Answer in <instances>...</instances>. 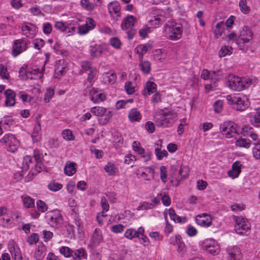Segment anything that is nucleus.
<instances>
[{"label":"nucleus","mask_w":260,"mask_h":260,"mask_svg":"<svg viewBox=\"0 0 260 260\" xmlns=\"http://www.w3.org/2000/svg\"><path fill=\"white\" fill-rule=\"evenodd\" d=\"M227 85L232 90L240 91L248 87L251 83L250 79L241 78L235 75L230 74L226 78Z\"/></svg>","instance_id":"1"},{"label":"nucleus","mask_w":260,"mask_h":260,"mask_svg":"<svg viewBox=\"0 0 260 260\" xmlns=\"http://www.w3.org/2000/svg\"><path fill=\"white\" fill-rule=\"evenodd\" d=\"M177 114L174 111L161 112L155 115L154 121L157 127H169L177 120Z\"/></svg>","instance_id":"2"},{"label":"nucleus","mask_w":260,"mask_h":260,"mask_svg":"<svg viewBox=\"0 0 260 260\" xmlns=\"http://www.w3.org/2000/svg\"><path fill=\"white\" fill-rule=\"evenodd\" d=\"M226 100L228 104L232 105L234 109L241 111L247 109L249 105L248 99L245 95L232 96L228 95L226 96Z\"/></svg>","instance_id":"3"},{"label":"nucleus","mask_w":260,"mask_h":260,"mask_svg":"<svg viewBox=\"0 0 260 260\" xmlns=\"http://www.w3.org/2000/svg\"><path fill=\"white\" fill-rule=\"evenodd\" d=\"M0 143L4 144L8 151L11 152H15L19 147L20 143L19 140L13 134L9 133L0 140Z\"/></svg>","instance_id":"4"},{"label":"nucleus","mask_w":260,"mask_h":260,"mask_svg":"<svg viewBox=\"0 0 260 260\" xmlns=\"http://www.w3.org/2000/svg\"><path fill=\"white\" fill-rule=\"evenodd\" d=\"M45 217L48 223L52 228H57L60 226L63 222L60 211L57 209L47 212Z\"/></svg>","instance_id":"5"},{"label":"nucleus","mask_w":260,"mask_h":260,"mask_svg":"<svg viewBox=\"0 0 260 260\" xmlns=\"http://www.w3.org/2000/svg\"><path fill=\"white\" fill-rule=\"evenodd\" d=\"M164 34L168 39L177 41L181 38L182 31L180 26L166 24L164 27Z\"/></svg>","instance_id":"6"},{"label":"nucleus","mask_w":260,"mask_h":260,"mask_svg":"<svg viewBox=\"0 0 260 260\" xmlns=\"http://www.w3.org/2000/svg\"><path fill=\"white\" fill-rule=\"evenodd\" d=\"M233 218L235 221V232L239 234H247L250 230L251 225L246 218L242 217L234 216Z\"/></svg>","instance_id":"7"},{"label":"nucleus","mask_w":260,"mask_h":260,"mask_svg":"<svg viewBox=\"0 0 260 260\" xmlns=\"http://www.w3.org/2000/svg\"><path fill=\"white\" fill-rule=\"evenodd\" d=\"M108 46L105 43L98 44L94 42H91L88 48L90 56L92 58H99L102 56V54L107 51Z\"/></svg>","instance_id":"8"},{"label":"nucleus","mask_w":260,"mask_h":260,"mask_svg":"<svg viewBox=\"0 0 260 260\" xmlns=\"http://www.w3.org/2000/svg\"><path fill=\"white\" fill-rule=\"evenodd\" d=\"M201 248L212 255H217L220 252V247L217 242L213 239H206L201 244Z\"/></svg>","instance_id":"9"},{"label":"nucleus","mask_w":260,"mask_h":260,"mask_svg":"<svg viewBox=\"0 0 260 260\" xmlns=\"http://www.w3.org/2000/svg\"><path fill=\"white\" fill-rule=\"evenodd\" d=\"M220 131L226 138H231L237 133L236 124L232 121H224L220 125Z\"/></svg>","instance_id":"10"},{"label":"nucleus","mask_w":260,"mask_h":260,"mask_svg":"<svg viewBox=\"0 0 260 260\" xmlns=\"http://www.w3.org/2000/svg\"><path fill=\"white\" fill-rule=\"evenodd\" d=\"M27 49V43L23 39H17L14 41L12 45V55L14 57L26 51Z\"/></svg>","instance_id":"11"},{"label":"nucleus","mask_w":260,"mask_h":260,"mask_svg":"<svg viewBox=\"0 0 260 260\" xmlns=\"http://www.w3.org/2000/svg\"><path fill=\"white\" fill-rule=\"evenodd\" d=\"M22 34L30 39L34 38L37 34L38 28L34 24L24 22L21 25Z\"/></svg>","instance_id":"12"},{"label":"nucleus","mask_w":260,"mask_h":260,"mask_svg":"<svg viewBox=\"0 0 260 260\" xmlns=\"http://www.w3.org/2000/svg\"><path fill=\"white\" fill-rule=\"evenodd\" d=\"M95 26V21L91 18H87L85 24L78 26L77 33L80 36L85 35L90 30L93 29Z\"/></svg>","instance_id":"13"},{"label":"nucleus","mask_w":260,"mask_h":260,"mask_svg":"<svg viewBox=\"0 0 260 260\" xmlns=\"http://www.w3.org/2000/svg\"><path fill=\"white\" fill-rule=\"evenodd\" d=\"M252 35V32L250 29L247 26H244L240 31V34L237 42V44L241 47V44L248 43L251 40Z\"/></svg>","instance_id":"14"},{"label":"nucleus","mask_w":260,"mask_h":260,"mask_svg":"<svg viewBox=\"0 0 260 260\" xmlns=\"http://www.w3.org/2000/svg\"><path fill=\"white\" fill-rule=\"evenodd\" d=\"M211 216L206 213L197 215L195 217L196 223L204 228H209L212 225Z\"/></svg>","instance_id":"15"},{"label":"nucleus","mask_w":260,"mask_h":260,"mask_svg":"<svg viewBox=\"0 0 260 260\" xmlns=\"http://www.w3.org/2000/svg\"><path fill=\"white\" fill-rule=\"evenodd\" d=\"M223 75V72L221 70L212 71L211 74V83L207 84L205 86L207 91H213L215 90L217 86L216 81L220 79Z\"/></svg>","instance_id":"16"},{"label":"nucleus","mask_w":260,"mask_h":260,"mask_svg":"<svg viewBox=\"0 0 260 260\" xmlns=\"http://www.w3.org/2000/svg\"><path fill=\"white\" fill-rule=\"evenodd\" d=\"M137 20L136 18L131 15H128L126 17L123 19L121 28L124 31H129L133 29L135 23Z\"/></svg>","instance_id":"17"},{"label":"nucleus","mask_w":260,"mask_h":260,"mask_svg":"<svg viewBox=\"0 0 260 260\" xmlns=\"http://www.w3.org/2000/svg\"><path fill=\"white\" fill-rule=\"evenodd\" d=\"M89 97L93 103H98L105 100L106 95L101 90L93 88L89 90Z\"/></svg>","instance_id":"18"},{"label":"nucleus","mask_w":260,"mask_h":260,"mask_svg":"<svg viewBox=\"0 0 260 260\" xmlns=\"http://www.w3.org/2000/svg\"><path fill=\"white\" fill-rule=\"evenodd\" d=\"M169 242L173 245H177V251L181 253L185 251V246L180 235L172 236L169 239Z\"/></svg>","instance_id":"19"},{"label":"nucleus","mask_w":260,"mask_h":260,"mask_svg":"<svg viewBox=\"0 0 260 260\" xmlns=\"http://www.w3.org/2000/svg\"><path fill=\"white\" fill-rule=\"evenodd\" d=\"M41 117L40 115L36 117L37 121L34 128L33 132L31 134V138L34 142H39L42 138L41 126L39 118Z\"/></svg>","instance_id":"20"},{"label":"nucleus","mask_w":260,"mask_h":260,"mask_svg":"<svg viewBox=\"0 0 260 260\" xmlns=\"http://www.w3.org/2000/svg\"><path fill=\"white\" fill-rule=\"evenodd\" d=\"M145 230L142 226L139 227L137 230L129 228L126 230L124 233V237L129 240H133L134 238H137L139 235L144 233Z\"/></svg>","instance_id":"21"},{"label":"nucleus","mask_w":260,"mask_h":260,"mask_svg":"<svg viewBox=\"0 0 260 260\" xmlns=\"http://www.w3.org/2000/svg\"><path fill=\"white\" fill-rule=\"evenodd\" d=\"M6 98L5 104L7 107H11L15 105L16 103V93L11 89H7L4 92Z\"/></svg>","instance_id":"22"},{"label":"nucleus","mask_w":260,"mask_h":260,"mask_svg":"<svg viewBox=\"0 0 260 260\" xmlns=\"http://www.w3.org/2000/svg\"><path fill=\"white\" fill-rule=\"evenodd\" d=\"M229 254L228 260H241L240 249L237 246L230 247L227 249Z\"/></svg>","instance_id":"23"},{"label":"nucleus","mask_w":260,"mask_h":260,"mask_svg":"<svg viewBox=\"0 0 260 260\" xmlns=\"http://www.w3.org/2000/svg\"><path fill=\"white\" fill-rule=\"evenodd\" d=\"M242 165L239 161L235 162L233 165L232 169L228 172L229 176L232 179L237 178L241 173V167Z\"/></svg>","instance_id":"24"},{"label":"nucleus","mask_w":260,"mask_h":260,"mask_svg":"<svg viewBox=\"0 0 260 260\" xmlns=\"http://www.w3.org/2000/svg\"><path fill=\"white\" fill-rule=\"evenodd\" d=\"M120 6L117 2H113L108 5V11L111 16L116 15V17H120Z\"/></svg>","instance_id":"25"},{"label":"nucleus","mask_w":260,"mask_h":260,"mask_svg":"<svg viewBox=\"0 0 260 260\" xmlns=\"http://www.w3.org/2000/svg\"><path fill=\"white\" fill-rule=\"evenodd\" d=\"M9 250L12 257L15 260H22V257L20 248L14 243L9 245Z\"/></svg>","instance_id":"26"},{"label":"nucleus","mask_w":260,"mask_h":260,"mask_svg":"<svg viewBox=\"0 0 260 260\" xmlns=\"http://www.w3.org/2000/svg\"><path fill=\"white\" fill-rule=\"evenodd\" d=\"M35 167L37 169H38L37 164L33 161V159L30 155H26L23 157L22 161V169L23 171H26L30 168H33Z\"/></svg>","instance_id":"27"},{"label":"nucleus","mask_w":260,"mask_h":260,"mask_svg":"<svg viewBox=\"0 0 260 260\" xmlns=\"http://www.w3.org/2000/svg\"><path fill=\"white\" fill-rule=\"evenodd\" d=\"M142 117L141 113L136 108L131 109L128 112V118L131 122H140Z\"/></svg>","instance_id":"28"},{"label":"nucleus","mask_w":260,"mask_h":260,"mask_svg":"<svg viewBox=\"0 0 260 260\" xmlns=\"http://www.w3.org/2000/svg\"><path fill=\"white\" fill-rule=\"evenodd\" d=\"M116 80V75L114 72H107L102 76V82L104 84H112Z\"/></svg>","instance_id":"29"},{"label":"nucleus","mask_w":260,"mask_h":260,"mask_svg":"<svg viewBox=\"0 0 260 260\" xmlns=\"http://www.w3.org/2000/svg\"><path fill=\"white\" fill-rule=\"evenodd\" d=\"M46 248L43 244H40L35 249L34 257L36 260H42L45 256Z\"/></svg>","instance_id":"30"},{"label":"nucleus","mask_w":260,"mask_h":260,"mask_svg":"<svg viewBox=\"0 0 260 260\" xmlns=\"http://www.w3.org/2000/svg\"><path fill=\"white\" fill-rule=\"evenodd\" d=\"M156 91V84L153 82L148 81L144 90L142 91V94L145 96H148Z\"/></svg>","instance_id":"31"},{"label":"nucleus","mask_w":260,"mask_h":260,"mask_svg":"<svg viewBox=\"0 0 260 260\" xmlns=\"http://www.w3.org/2000/svg\"><path fill=\"white\" fill-rule=\"evenodd\" d=\"M76 163L70 161H67L64 168V173L69 176H71L76 172Z\"/></svg>","instance_id":"32"},{"label":"nucleus","mask_w":260,"mask_h":260,"mask_svg":"<svg viewBox=\"0 0 260 260\" xmlns=\"http://www.w3.org/2000/svg\"><path fill=\"white\" fill-rule=\"evenodd\" d=\"M72 260H84L86 259L85 251L83 248H80L73 251L72 256Z\"/></svg>","instance_id":"33"},{"label":"nucleus","mask_w":260,"mask_h":260,"mask_svg":"<svg viewBox=\"0 0 260 260\" xmlns=\"http://www.w3.org/2000/svg\"><path fill=\"white\" fill-rule=\"evenodd\" d=\"M105 172L110 176L115 175L118 172V168L116 165L111 161L108 162L105 166Z\"/></svg>","instance_id":"34"},{"label":"nucleus","mask_w":260,"mask_h":260,"mask_svg":"<svg viewBox=\"0 0 260 260\" xmlns=\"http://www.w3.org/2000/svg\"><path fill=\"white\" fill-rule=\"evenodd\" d=\"M74 22L73 20L67 21L66 31H64V34L68 36L74 35L77 31L76 25Z\"/></svg>","instance_id":"35"},{"label":"nucleus","mask_w":260,"mask_h":260,"mask_svg":"<svg viewBox=\"0 0 260 260\" xmlns=\"http://www.w3.org/2000/svg\"><path fill=\"white\" fill-rule=\"evenodd\" d=\"M91 240L94 245H98L103 241L102 233L100 229H96L94 230Z\"/></svg>","instance_id":"36"},{"label":"nucleus","mask_w":260,"mask_h":260,"mask_svg":"<svg viewBox=\"0 0 260 260\" xmlns=\"http://www.w3.org/2000/svg\"><path fill=\"white\" fill-rule=\"evenodd\" d=\"M23 206L26 208H31L35 207V200L30 197L24 195L21 196Z\"/></svg>","instance_id":"37"},{"label":"nucleus","mask_w":260,"mask_h":260,"mask_svg":"<svg viewBox=\"0 0 260 260\" xmlns=\"http://www.w3.org/2000/svg\"><path fill=\"white\" fill-rule=\"evenodd\" d=\"M250 118L252 125L257 127L260 126V109H258L255 113L251 114Z\"/></svg>","instance_id":"38"},{"label":"nucleus","mask_w":260,"mask_h":260,"mask_svg":"<svg viewBox=\"0 0 260 260\" xmlns=\"http://www.w3.org/2000/svg\"><path fill=\"white\" fill-rule=\"evenodd\" d=\"M66 68V64H64L63 60H59L56 61L55 65V74L58 76L61 75L64 71Z\"/></svg>","instance_id":"39"},{"label":"nucleus","mask_w":260,"mask_h":260,"mask_svg":"<svg viewBox=\"0 0 260 260\" xmlns=\"http://www.w3.org/2000/svg\"><path fill=\"white\" fill-rule=\"evenodd\" d=\"M43 154L39 150H34V157L36 161L35 164H37V166L39 167V169H37V171L39 172H41V171L42 170V168L41 167V160Z\"/></svg>","instance_id":"40"},{"label":"nucleus","mask_w":260,"mask_h":260,"mask_svg":"<svg viewBox=\"0 0 260 260\" xmlns=\"http://www.w3.org/2000/svg\"><path fill=\"white\" fill-rule=\"evenodd\" d=\"M251 141L248 139L240 138L236 140L235 145L237 147L249 148L251 146Z\"/></svg>","instance_id":"41"},{"label":"nucleus","mask_w":260,"mask_h":260,"mask_svg":"<svg viewBox=\"0 0 260 260\" xmlns=\"http://www.w3.org/2000/svg\"><path fill=\"white\" fill-rule=\"evenodd\" d=\"M140 70L144 74H148L150 73L151 70V64L148 61H143L140 60L139 64Z\"/></svg>","instance_id":"42"},{"label":"nucleus","mask_w":260,"mask_h":260,"mask_svg":"<svg viewBox=\"0 0 260 260\" xmlns=\"http://www.w3.org/2000/svg\"><path fill=\"white\" fill-rule=\"evenodd\" d=\"M149 48V46L147 44L140 45L135 50L138 54H139V58L140 60H142L143 55L145 54Z\"/></svg>","instance_id":"43"},{"label":"nucleus","mask_w":260,"mask_h":260,"mask_svg":"<svg viewBox=\"0 0 260 260\" xmlns=\"http://www.w3.org/2000/svg\"><path fill=\"white\" fill-rule=\"evenodd\" d=\"M224 30V24L223 22L217 23L214 29V33L217 38L221 37Z\"/></svg>","instance_id":"44"},{"label":"nucleus","mask_w":260,"mask_h":260,"mask_svg":"<svg viewBox=\"0 0 260 260\" xmlns=\"http://www.w3.org/2000/svg\"><path fill=\"white\" fill-rule=\"evenodd\" d=\"M107 109L103 107L96 106L90 109V112L97 116H102L106 112Z\"/></svg>","instance_id":"45"},{"label":"nucleus","mask_w":260,"mask_h":260,"mask_svg":"<svg viewBox=\"0 0 260 260\" xmlns=\"http://www.w3.org/2000/svg\"><path fill=\"white\" fill-rule=\"evenodd\" d=\"M239 6L241 12L243 14H248L250 11V8L247 5V0H239Z\"/></svg>","instance_id":"46"},{"label":"nucleus","mask_w":260,"mask_h":260,"mask_svg":"<svg viewBox=\"0 0 260 260\" xmlns=\"http://www.w3.org/2000/svg\"><path fill=\"white\" fill-rule=\"evenodd\" d=\"M166 56V53L165 50L158 49L155 50L153 53V57L155 60L161 61L165 58Z\"/></svg>","instance_id":"47"},{"label":"nucleus","mask_w":260,"mask_h":260,"mask_svg":"<svg viewBox=\"0 0 260 260\" xmlns=\"http://www.w3.org/2000/svg\"><path fill=\"white\" fill-rule=\"evenodd\" d=\"M154 153L158 160H161L165 157H167L168 153L166 150H161L159 148H155Z\"/></svg>","instance_id":"48"},{"label":"nucleus","mask_w":260,"mask_h":260,"mask_svg":"<svg viewBox=\"0 0 260 260\" xmlns=\"http://www.w3.org/2000/svg\"><path fill=\"white\" fill-rule=\"evenodd\" d=\"M232 53V48L231 47L224 46H222L219 51V56L224 57L227 55H230Z\"/></svg>","instance_id":"49"},{"label":"nucleus","mask_w":260,"mask_h":260,"mask_svg":"<svg viewBox=\"0 0 260 260\" xmlns=\"http://www.w3.org/2000/svg\"><path fill=\"white\" fill-rule=\"evenodd\" d=\"M169 215L171 220H173L175 222H181V218L179 216L176 214V212L173 208H170L169 209Z\"/></svg>","instance_id":"50"},{"label":"nucleus","mask_w":260,"mask_h":260,"mask_svg":"<svg viewBox=\"0 0 260 260\" xmlns=\"http://www.w3.org/2000/svg\"><path fill=\"white\" fill-rule=\"evenodd\" d=\"M18 95L19 96V99L24 103L30 102L32 99V98L30 95L23 91H19L18 93Z\"/></svg>","instance_id":"51"},{"label":"nucleus","mask_w":260,"mask_h":260,"mask_svg":"<svg viewBox=\"0 0 260 260\" xmlns=\"http://www.w3.org/2000/svg\"><path fill=\"white\" fill-rule=\"evenodd\" d=\"M151 28L147 25L143 26L139 29V34L140 36L145 39L148 37V34L150 32Z\"/></svg>","instance_id":"52"},{"label":"nucleus","mask_w":260,"mask_h":260,"mask_svg":"<svg viewBox=\"0 0 260 260\" xmlns=\"http://www.w3.org/2000/svg\"><path fill=\"white\" fill-rule=\"evenodd\" d=\"M124 87L128 94H132L135 92V87L131 81L125 82Z\"/></svg>","instance_id":"53"},{"label":"nucleus","mask_w":260,"mask_h":260,"mask_svg":"<svg viewBox=\"0 0 260 260\" xmlns=\"http://www.w3.org/2000/svg\"><path fill=\"white\" fill-rule=\"evenodd\" d=\"M132 147L133 150L139 155L144 152V150H145L143 147H141L140 142L136 141H135L133 142Z\"/></svg>","instance_id":"54"},{"label":"nucleus","mask_w":260,"mask_h":260,"mask_svg":"<svg viewBox=\"0 0 260 260\" xmlns=\"http://www.w3.org/2000/svg\"><path fill=\"white\" fill-rule=\"evenodd\" d=\"M1 224L7 228H10L14 226L15 223H14L11 218V217L5 218L3 217L1 220Z\"/></svg>","instance_id":"55"},{"label":"nucleus","mask_w":260,"mask_h":260,"mask_svg":"<svg viewBox=\"0 0 260 260\" xmlns=\"http://www.w3.org/2000/svg\"><path fill=\"white\" fill-rule=\"evenodd\" d=\"M62 187V185L60 183L53 182L48 185V188L52 191H57L61 189Z\"/></svg>","instance_id":"56"},{"label":"nucleus","mask_w":260,"mask_h":260,"mask_svg":"<svg viewBox=\"0 0 260 260\" xmlns=\"http://www.w3.org/2000/svg\"><path fill=\"white\" fill-rule=\"evenodd\" d=\"M62 136L67 141H71L74 139L72 131L69 129H66L62 131Z\"/></svg>","instance_id":"57"},{"label":"nucleus","mask_w":260,"mask_h":260,"mask_svg":"<svg viewBox=\"0 0 260 260\" xmlns=\"http://www.w3.org/2000/svg\"><path fill=\"white\" fill-rule=\"evenodd\" d=\"M81 5L87 10H92L94 8V5L89 2V0H81Z\"/></svg>","instance_id":"58"},{"label":"nucleus","mask_w":260,"mask_h":260,"mask_svg":"<svg viewBox=\"0 0 260 260\" xmlns=\"http://www.w3.org/2000/svg\"><path fill=\"white\" fill-rule=\"evenodd\" d=\"M67 24L66 22H63L61 21H56L54 24V27L58 30L62 32H64L66 31V27Z\"/></svg>","instance_id":"59"},{"label":"nucleus","mask_w":260,"mask_h":260,"mask_svg":"<svg viewBox=\"0 0 260 260\" xmlns=\"http://www.w3.org/2000/svg\"><path fill=\"white\" fill-rule=\"evenodd\" d=\"M160 179L164 183H166L167 181V168L164 166L160 167Z\"/></svg>","instance_id":"60"},{"label":"nucleus","mask_w":260,"mask_h":260,"mask_svg":"<svg viewBox=\"0 0 260 260\" xmlns=\"http://www.w3.org/2000/svg\"><path fill=\"white\" fill-rule=\"evenodd\" d=\"M141 158L143 159L144 162H147L150 160L152 157V154L149 150H144V152L140 154Z\"/></svg>","instance_id":"61"},{"label":"nucleus","mask_w":260,"mask_h":260,"mask_svg":"<svg viewBox=\"0 0 260 260\" xmlns=\"http://www.w3.org/2000/svg\"><path fill=\"white\" fill-rule=\"evenodd\" d=\"M59 251L60 253L66 257H71L73 252L70 248L66 246H62L60 248Z\"/></svg>","instance_id":"62"},{"label":"nucleus","mask_w":260,"mask_h":260,"mask_svg":"<svg viewBox=\"0 0 260 260\" xmlns=\"http://www.w3.org/2000/svg\"><path fill=\"white\" fill-rule=\"evenodd\" d=\"M38 210L42 213L47 210L48 207L46 204L41 200H38L36 203Z\"/></svg>","instance_id":"63"},{"label":"nucleus","mask_w":260,"mask_h":260,"mask_svg":"<svg viewBox=\"0 0 260 260\" xmlns=\"http://www.w3.org/2000/svg\"><path fill=\"white\" fill-rule=\"evenodd\" d=\"M252 153L256 159H260V143L255 144L252 149Z\"/></svg>","instance_id":"64"}]
</instances>
